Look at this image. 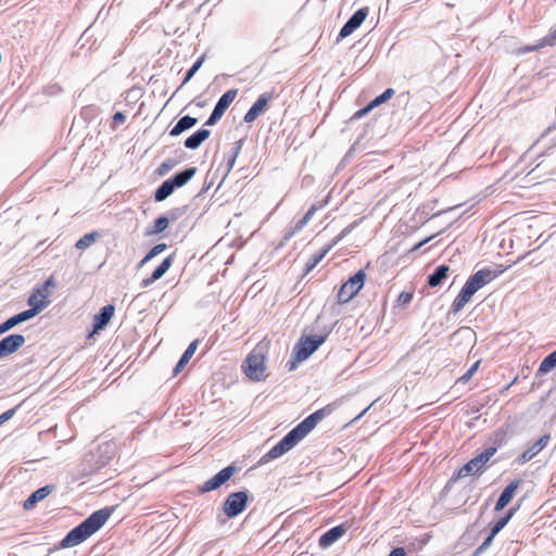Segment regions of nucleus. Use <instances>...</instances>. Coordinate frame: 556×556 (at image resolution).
I'll return each instance as SVG.
<instances>
[{"label": "nucleus", "mask_w": 556, "mask_h": 556, "mask_svg": "<svg viewBox=\"0 0 556 556\" xmlns=\"http://www.w3.org/2000/svg\"><path fill=\"white\" fill-rule=\"evenodd\" d=\"M544 43H548V47L556 46V27L549 29L548 34L544 37Z\"/></svg>", "instance_id": "43"}, {"label": "nucleus", "mask_w": 556, "mask_h": 556, "mask_svg": "<svg viewBox=\"0 0 556 556\" xmlns=\"http://www.w3.org/2000/svg\"><path fill=\"white\" fill-rule=\"evenodd\" d=\"M367 409H370V406H367V408H364V412L362 413V415L367 412Z\"/></svg>", "instance_id": "61"}, {"label": "nucleus", "mask_w": 556, "mask_h": 556, "mask_svg": "<svg viewBox=\"0 0 556 556\" xmlns=\"http://www.w3.org/2000/svg\"><path fill=\"white\" fill-rule=\"evenodd\" d=\"M40 313V307H35V308H28L26 311H23L18 314H16V318H17V323L21 324V323H24L26 320H29L30 318L35 317L37 314Z\"/></svg>", "instance_id": "34"}, {"label": "nucleus", "mask_w": 556, "mask_h": 556, "mask_svg": "<svg viewBox=\"0 0 556 556\" xmlns=\"http://www.w3.org/2000/svg\"><path fill=\"white\" fill-rule=\"evenodd\" d=\"M115 312V307L112 304H108L100 308L99 313L93 316L92 328L93 332H98L104 329L110 323Z\"/></svg>", "instance_id": "17"}, {"label": "nucleus", "mask_w": 556, "mask_h": 556, "mask_svg": "<svg viewBox=\"0 0 556 556\" xmlns=\"http://www.w3.org/2000/svg\"><path fill=\"white\" fill-rule=\"evenodd\" d=\"M307 223H304V218L302 217L301 219H299L293 228V232L294 231H299L301 230L302 228H304L306 226Z\"/></svg>", "instance_id": "54"}, {"label": "nucleus", "mask_w": 556, "mask_h": 556, "mask_svg": "<svg viewBox=\"0 0 556 556\" xmlns=\"http://www.w3.org/2000/svg\"><path fill=\"white\" fill-rule=\"evenodd\" d=\"M336 408H337V402H333V403L326 405L325 407H323L320 409H317L316 412L311 414V416L318 424L325 417L329 416Z\"/></svg>", "instance_id": "31"}, {"label": "nucleus", "mask_w": 556, "mask_h": 556, "mask_svg": "<svg viewBox=\"0 0 556 556\" xmlns=\"http://www.w3.org/2000/svg\"><path fill=\"white\" fill-rule=\"evenodd\" d=\"M544 47H548V43H544V37L532 46H525L518 49L519 54H525L533 51H538Z\"/></svg>", "instance_id": "36"}, {"label": "nucleus", "mask_w": 556, "mask_h": 556, "mask_svg": "<svg viewBox=\"0 0 556 556\" xmlns=\"http://www.w3.org/2000/svg\"><path fill=\"white\" fill-rule=\"evenodd\" d=\"M243 142H244V139H240V140L236 141L233 143L230 154L233 155L235 157H238V155L242 149Z\"/></svg>", "instance_id": "44"}, {"label": "nucleus", "mask_w": 556, "mask_h": 556, "mask_svg": "<svg viewBox=\"0 0 556 556\" xmlns=\"http://www.w3.org/2000/svg\"><path fill=\"white\" fill-rule=\"evenodd\" d=\"M556 368V354L554 352L546 355L541 362L538 375H545Z\"/></svg>", "instance_id": "29"}, {"label": "nucleus", "mask_w": 556, "mask_h": 556, "mask_svg": "<svg viewBox=\"0 0 556 556\" xmlns=\"http://www.w3.org/2000/svg\"><path fill=\"white\" fill-rule=\"evenodd\" d=\"M270 98L271 93L261 94L249 109V111L245 113L243 121L245 123L254 122L261 114H263L266 111Z\"/></svg>", "instance_id": "14"}, {"label": "nucleus", "mask_w": 556, "mask_h": 556, "mask_svg": "<svg viewBox=\"0 0 556 556\" xmlns=\"http://www.w3.org/2000/svg\"><path fill=\"white\" fill-rule=\"evenodd\" d=\"M388 556H406V551L404 547H394Z\"/></svg>", "instance_id": "48"}, {"label": "nucleus", "mask_w": 556, "mask_h": 556, "mask_svg": "<svg viewBox=\"0 0 556 556\" xmlns=\"http://www.w3.org/2000/svg\"><path fill=\"white\" fill-rule=\"evenodd\" d=\"M317 422L308 415L292 430H290L276 445H274L258 462L260 465L276 459L291 448H293L302 439H304L315 427Z\"/></svg>", "instance_id": "2"}, {"label": "nucleus", "mask_w": 556, "mask_h": 556, "mask_svg": "<svg viewBox=\"0 0 556 556\" xmlns=\"http://www.w3.org/2000/svg\"><path fill=\"white\" fill-rule=\"evenodd\" d=\"M177 188L168 178L164 180L154 191V200L156 202H162L166 200Z\"/></svg>", "instance_id": "27"}, {"label": "nucleus", "mask_w": 556, "mask_h": 556, "mask_svg": "<svg viewBox=\"0 0 556 556\" xmlns=\"http://www.w3.org/2000/svg\"><path fill=\"white\" fill-rule=\"evenodd\" d=\"M412 300H413V293L412 292L403 291L397 296V303L401 304V305H407V304H409L412 302Z\"/></svg>", "instance_id": "42"}, {"label": "nucleus", "mask_w": 556, "mask_h": 556, "mask_svg": "<svg viewBox=\"0 0 556 556\" xmlns=\"http://www.w3.org/2000/svg\"><path fill=\"white\" fill-rule=\"evenodd\" d=\"M168 218L164 215L159 216L151 228H148L146 231L147 236H153L162 233L168 227Z\"/></svg>", "instance_id": "28"}, {"label": "nucleus", "mask_w": 556, "mask_h": 556, "mask_svg": "<svg viewBox=\"0 0 556 556\" xmlns=\"http://www.w3.org/2000/svg\"><path fill=\"white\" fill-rule=\"evenodd\" d=\"M236 160H237V157L229 154V156L227 157V173H229L232 169V167L236 163Z\"/></svg>", "instance_id": "53"}, {"label": "nucleus", "mask_w": 556, "mask_h": 556, "mask_svg": "<svg viewBox=\"0 0 556 556\" xmlns=\"http://www.w3.org/2000/svg\"><path fill=\"white\" fill-rule=\"evenodd\" d=\"M211 135V131L205 128H201L193 132L191 136H189L186 140L184 146L187 149L195 150L198 149Z\"/></svg>", "instance_id": "22"}, {"label": "nucleus", "mask_w": 556, "mask_h": 556, "mask_svg": "<svg viewBox=\"0 0 556 556\" xmlns=\"http://www.w3.org/2000/svg\"><path fill=\"white\" fill-rule=\"evenodd\" d=\"M186 212V207H175L168 211L164 216L168 218V224L180 218Z\"/></svg>", "instance_id": "39"}, {"label": "nucleus", "mask_w": 556, "mask_h": 556, "mask_svg": "<svg viewBox=\"0 0 556 556\" xmlns=\"http://www.w3.org/2000/svg\"><path fill=\"white\" fill-rule=\"evenodd\" d=\"M238 471V467L233 464L223 468L211 479L205 481L203 484L198 486V491L200 494H204L220 488L224 483H226L236 472Z\"/></svg>", "instance_id": "8"}, {"label": "nucleus", "mask_w": 556, "mask_h": 556, "mask_svg": "<svg viewBox=\"0 0 556 556\" xmlns=\"http://www.w3.org/2000/svg\"><path fill=\"white\" fill-rule=\"evenodd\" d=\"M100 237L98 231H92L84 235L77 242L75 243V248L78 250H85L89 248L96 240Z\"/></svg>", "instance_id": "30"}, {"label": "nucleus", "mask_w": 556, "mask_h": 556, "mask_svg": "<svg viewBox=\"0 0 556 556\" xmlns=\"http://www.w3.org/2000/svg\"><path fill=\"white\" fill-rule=\"evenodd\" d=\"M150 260H147V255L139 262L138 268L142 267L144 264H147Z\"/></svg>", "instance_id": "58"}, {"label": "nucleus", "mask_w": 556, "mask_h": 556, "mask_svg": "<svg viewBox=\"0 0 556 556\" xmlns=\"http://www.w3.org/2000/svg\"><path fill=\"white\" fill-rule=\"evenodd\" d=\"M479 365H480V361H477L476 363H473L470 366V368L462 377H459L457 382H460V383L468 382L471 379V377L475 375V372L478 370Z\"/></svg>", "instance_id": "38"}, {"label": "nucleus", "mask_w": 556, "mask_h": 556, "mask_svg": "<svg viewBox=\"0 0 556 556\" xmlns=\"http://www.w3.org/2000/svg\"><path fill=\"white\" fill-rule=\"evenodd\" d=\"M25 337L20 333H13L0 340V351L2 355L9 356L25 344Z\"/></svg>", "instance_id": "13"}, {"label": "nucleus", "mask_w": 556, "mask_h": 556, "mask_svg": "<svg viewBox=\"0 0 556 556\" xmlns=\"http://www.w3.org/2000/svg\"><path fill=\"white\" fill-rule=\"evenodd\" d=\"M433 238V236H430L426 239H424L422 241L418 242L412 250L413 251H416L418 250L419 248H421L424 244H426L427 242H429L431 239Z\"/></svg>", "instance_id": "55"}, {"label": "nucleus", "mask_w": 556, "mask_h": 556, "mask_svg": "<svg viewBox=\"0 0 556 556\" xmlns=\"http://www.w3.org/2000/svg\"><path fill=\"white\" fill-rule=\"evenodd\" d=\"M374 109V106H371L370 102L363 109L358 110L353 118H361L363 116H365L368 112H370L371 110Z\"/></svg>", "instance_id": "45"}, {"label": "nucleus", "mask_w": 556, "mask_h": 556, "mask_svg": "<svg viewBox=\"0 0 556 556\" xmlns=\"http://www.w3.org/2000/svg\"><path fill=\"white\" fill-rule=\"evenodd\" d=\"M53 485H45L34 491L24 502L23 507L26 510L33 509L36 504L45 500L53 490Z\"/></svg>", "instance_id": "21"}, {"label": "nucleus", "mask_w": 556, "mask_h": 556, "mask_svg": "<svg viewBox=\"0 0 556 556\" xmlns=\"http://www.w3.org/2000/svg\"><path fill=\"white\" fill-rule=\"evenodd\" d=\"M244 374L254 381H261L265 378V364L262 354L251 353L243 365Z\"/></svg>", "instance_id": "9"}, {"label": "nucleus", "mask_w": 556, "mask_h": 556, "mask_svg": "<svg viewBox=\"0 0 556 556\" xmlns=\"http://www.w3.org/2000/svg\"><path fill=\"white\" fill-rule=\"evenodd\" d=\"M496 451L494 446L485 448L482 453L460 467L452 479H460L470 475H481L485 470L488 462L495 455Z\"/></svg>", "instance_id": "5"}, {"label": "nucleus", "mask_w": 556, "mask_h": 556, "mask_svg": "<svg viewBox=\"0 0 556 556\" xmlns=\"http://www.w3.org/2000/svg\"><path fill=\"white\" fill-rule=\"evenodd\" d=\"M113 508H102L93 511L88 518L73 528L59 543V548H68L81 544L96 533L110 518Z\"/></svg>", "instance_id": "1"}, {"label": "nucleus", "mask_w": 556, "mask_h": 556, "mask_svg": "<svg viewBox=\"0 0 556 556\" xmlns=\"http://www.w3.org/2000/svg\"><path fill=\"white\" fill-rule=\"evenodd\" d=\"M20 325L15 315L0 324V336Z\"/></svg>", "instance_id": "37"}, {"label": "nucleus", "mask_w": 556, "mask_h": 556, "mask_svg": "<svg viewBox=\"0 0 556 556\" xmlns=\"http://www.w3.org/2000/svg\"><path fill=\"white\" fill-rule=\"evenodd\" d=\"M366 279L364 269H359L351 276L339 289L337 294L338 303L345 304L350 302L363 288Z\"/></svg>", "instance_id": "6"}, {"label": "nucleus", "mask_w": 556, "mask_h": 556, "mask_svg": "<svg viewBox=\"0 0 556 556\" xmlns=\"http://www.w3.org/2000/svg\"><path fill=\"white\" fill-rule=\"evenodd\" d=\"M484 551H486V548H482V544H481L479 547H477L473 555L478 556V555L482 554Z\"/></svg>", "instance_id": "57"}, {"label": "nucleus", "mask_w": 556, "mask_h": 556, "mask_svg": "<svg viewBox=\"0 0 556 556\" xmlns=\"http://www.w3.org/2000/svg\"><path fill=\"white\" fill-rule=\"evenodd\" d=\"M317 211V206L313 205L306 213L305 215L303 216L304 218V223H308L311 220V218L313 217V215L315 214V212Z\"/></svg>", "instance_id": "50"}, {"label": "nucleus", "mask_w": 556, "mask_h": 556, "mask_svg": "<svg viewBox=\"0 0 556 556\" xmlns=\"http://www.w3.org/2000/svg\"><path fill=\"white\" fill-rule=\"evenodd\" d=\"M348 229L345 228L342 230L341 233H339L332 241L329 243L326 248H324L318 253L314 254L305 264L304 273L308 274L311 273L320 262L321 260L328 254V252L345 236Z\"/></svg>", "instance_id": "16"}, {"label": "nucleus", "mask_w": 556, "mask_h": 556, "mask_svg": "<svg viewBox=\"0 0 556 556\" xmlns=\"http://www.w3.org/2000/svg\"><path fill=\"white\" fill-rule=\"evenodd\" d=\"M518 509H519V506H517V507H511V508H509V509L506 511L505 516H503V517H504V518H506V519H507V521L509 522V520L514 517V515L516 514V511H517Z\"/></svg>", "instance_id": "52"}, {"label": "nucleus", "mask_w": 556, "mask_h": 556, "mask_svg": "<svg viewBox=\"0 0 556 556\" xmlns=\"http://www.w3.org/2000/svg\"><path fill=\"white\" fill-rule=\"evenodd\" d=\"M17 408H18V406H16L14 408H11V409L2 413L0 416L7 422L8 420H10L15 415Z\"/></svg>", "instance_id": "47"}, {"label": "nucleus", "mask_w": 556, "mask_h": 556, "mask_svg": "<svg viewBox=\"0 0 556 556\" xmlns=\"http://www.w3.org/2000/svg\"><path fill=\"white\" fill-rule=\"evenodd\" d=\"M556 130V125H553V126H549L541 136V138L538 140L536 143H539L540 141H543L544 139H546L549 135H552L554 131Z\"/></svg>", "instance_id": "49"}, {"label": "nucleus", "mask_w": 556, "mask_h": 556, "mask_svg": "<svg viewBox=\"0 0 556 556\" xmlns=\"http://www.w3.org/2000/svg\"><path fill=\"white\" fill-rule=\"evenodd\" d=\"M167 249L166 243H157L154 245L148 253H147V260H152L162 252H164Z\"/></svg>", "instance_id": "40"}, {"label": "nucleus", "mask_w": 556, "mask_h": 556, "mask_svg": "<svg viewBox=\"0 0 556 556\" xmlns=\"http://www.w3.org/2000/svg\"><path fill=\"white\" fill-rule=\"evenodd\" d=\"M197 167H187L181 172L176 173L169 179L175 185L176 188L184 187L189 180H191L197 174Z\"/></svg>", "instance_id": "25"}, {"label": "nucleus", "mask_w": 556, "mask_h": 556, "mask_svg": "<svg viewBox=\"0 0 556 556\" xmlns=\"http://www.w3.org/2000/svg\"><path fill=\"white\" fill-rule=\"evenodd\" d=\"M174 262V255H169L165 257L162 263L153 270L152 275L148 278L142 279L140 286L141 288H147L154 283L156 280L161 279L167 270L170 268Z\"/></svg>", "instance_id": "18"}, {"label": "nucleus", "mask_w": 556, "mask_h": 556, "mask_svg": "<svg viewBox=\"0 0 556 556\" xmlns=\"http://www.w3.org/2000/svg\"><path fill=\"white\" fill-rule=\"evenodd\" d=\"M496 535H492V533L490 532L489 535L485 538V540L482 542V548H489V546L492 544L494 538Z\"/></svg>", "instance_id": "51"}, {"label": "nucleus", "mask_w": 556, "mask_h": 556, "mask_svg": "<svg viewBox=\"0 0 556 556\" xmlns=\"http://www.w3.org/2000/svg\"><path fill=\"white\" fill-rule=\"evenodd\" d=\"M125 121H126V116L122 112H116L113 115V123L116 124V125L123 124V123H125Z\"/></svg>", "instance_id": "46"}, {"label": "nucleus", "mask_w": 556, "mask_h": 556, "mask_svg": "<svg viewBox=\"0 0 556 556\" xmlns=\"http://www.w3.org/2000/svg\"><path fill=\"white\" fill-rule=\"evenodd\" d=\"M521 480L516 479L513 480L500 494V497L496 501L494 509L496 511L503 510L513 500L516 491L518 490Z\"/></svg>", "instance_id": "19"}, {"label": "nucleus", "mask_w": 556, "mask_h": 556, "mask_svg": "<svg viewBox=\"0 0 556 556\" xmlns=\"http://www.w3.org/2000/svg\"><path fill=\"white\" fill-rule=\"evenodd\" d=\"M448 270H450V267L447 265H440L438 266L433 273H431L428 278H427V281H428V285L430 287H438L440 286L444 279L447 278V274H448Z\"/></svg>", "instance_id": "26"}, {"label": "nucleus", "mask_w": 556, "mask_h": 556, "mask_svg": "<svg viewBox=\"0 0 556 556\" xmlns=\"http://www.w3.org/2000/svg\"><path fill=\"white\" fill-rule=\"evenodd\" d=\"M238 93L237 89H229L227 90L217 101L215 104L213 112L211 113L210 117L204 123L205 126H213L215 125L222 116L225 114L227 109L230 106L232 101L236 99Z\"/></svg>", "instance_id": "10"}, {"label": "nucleus", "mask_w": 556, "mask_h": 556, "mask_svg": "<svg viewBox=\"0 0 556 556\" xmlns=\"http://www.w3.org/2000/svg\"><path fill=\"white\" fill-rule=\"evenodd\" d=\"M198 123V118L185 115L178 119V122L174 125V127L169 130V135L172 137H177L181 135L184 131L192 128Z\"/></svg>", "instance_id": "23"}, {"label": "nucleus", "mask_w": 556, "mask_h": 556, "mask_svg": "<svg viewBox=\"0 0 556 556\" xmlns=\"http://www.w3.org/2000/svg\"><path fill=\"white\" fill-rule=\"evenodd\" d=\"M549 435L545 434L541 437L538 441L531 444L523 453H521L517 458L516 463L518 465H523L534 458L549 442Z\"/></svg>", "instance_id": "12"}, {"label": "nucleus", "mask_w": 556, "mask_h": 556, "mask_svg": "<svg viewBox=\"0 0 556 556\" xmlns=\"http://www.w3.org/2000/svg\"><path fill=\"white\" fill-rule=\"evenodd\" d=\"M205 60V54L201 55L194 63L193 65L187 71L186 73V76L180 85L179 88H181L184 85H186L194 75L195 73L200 70V67L202 66L203 62Z\"/></svg>", "instance_id": "32"}, {"label": "nucleus", "mask_w": 556, "mask_h": 556, "mask_svg": "<svg viewBox=\"0 0 556 556\" xmlns=\"http://www.w3.org/2000/svg\"><path fill=\"white\" fill-rule=\"evenodd\" d=\"M393 94H394V89L387 88L381 94H379L374 100H371L370 104H371V106L376 108V106L384 103L389 99H391L393 97Z\"/></svg>", "instance_id": "33"}, {"label": "nucleus", "mask_w": 556, "mask_h": 556, "mask_svg": "<svg viewBox=\"0 0 556 556\" xmlns=\"http://www.w3.org/2000/svg\"><path fill=\"white\" fill-rule=\"evenodd\" d=\"M49 290L46 288H37L28 298L27 303L30 308L40 307V312L43 311L50 304Z\"/></svg>", "instance_id": "20"}, {"label": "nucleus", "mask_w": 556, "mask_h": 556, "mask_svg": "<svg viewBox=\"0 0 556 556\" xmlns=\"http://www.w3.org/2000/svg\"><path fill=\"white\" fill-rule=\"evenodd\" d=\"M348 531V527L344 523L332 527L324 534L320 535L318 540V544L321 548H328L333 543H336L339 539H341Z\"/></svg>", "instance_id": "15"}, {"label": "nucleus", "mask_w": 556, "mask_h": 556, "mask_svg": "<svg viewBox=\"0 0 556 556\" xmlns=\"http://www.w3.org/2000/svg\"><path fill=\"white\" fill-rule=\"evenodd\" d=\"M177 162L173 159H166L156 169L160 176L166 175L169 170L176 166Z\"/></svg>", "instance_id": "35"}, {"label": "nucleus", "mask_w": 556, "mask_h": 556, "mask_svg": "<svg viewBox=\"0 0 556 556\" xmlns=\"http://www.w3.org/2000/svg\"><path fill=\"white\" fill-rule=\"evenodd\" d=\"M5 421L2 419V417L0 416V426L3 425Z\"/></svg>", "instance_id": "59"}, {"label": "nucleus", "mask_w": 556, "mask_h": 556, "mask_svg": "<svg viewBox=\"0 0 556 556\" xmlns=\"http://www.w3.org/2000/svg\"><path fill=\"white\" fill-rule=\"evenodd\" d=\"M330 331L319 336H302L292 351V359L288 361L287 367L290 371L294 370L298 363L307 359L326 341Z\"/></svg>", "instance_id": "4"}, {"label": "nucleus", "mask_w": 556, "mask_h": 556, "mask_svg": "<svg viewBox=\"0 0 556 556\" xmlns=\"http://www.w3.org/2000/svg\"><path fill=\"white\" fill-rule=\"evenodd\" d=\"M249 494L247 491L230 493L224 502V513L228 518H235L247 507Z\"/></svg>", "instance_id": "7"}, {"label": "nucleus", "mask_w": 556, "mask_h": 556, "mask_svg": "<svg viewBox=\"0 0 556 556\" xmlns=\"http://www.w3.org/2000/svg\"><path fill=\"white\" fill-rule=\"evenodd\" d=\"M199 341L193 340L187 348V350L184 352V354L180 356L179 361L177 362L176 366L174 367L173 374L174 376L178 375L185 366L189 363L192 355L195 353L198 349Z\"/></svg>", "instance_id": "24"}, {"label": "nucleus", "mask_w": 556, "mask_h": 556, "mask_svg": "<svg viewBox=\"0 0 556 556\" xmlns=\"http://www.w3.org/2000/svg\"><path fill=\"white\" fill-rule=\"evenodd\" d=\"M367 409H370V406H367V408H364V412L362 413V415L367 412Z\"/></svg>", "instance_id": "60"}, {"label": "nucleus", "mask_w": 556, "mask_h": 556, "mask_svg": "<svg viewBox=\"0 0 556 556\" xmlns=\"http://www.w3.org/2000/svg\"><path fill=\"white\" fill-rule=\"evenodd\" d=\"M508 523L507 519L504 518V517H501L491 528V533L492 535H496L497 533H500V531H502L505 526Z\"/></svg>", "instance_id": "41"}, {"label": "nucleus", "mask_w": 556, "mask_h": 556, "mask_svg": "<svg viewBox=\"0 0 556 556\" xmlns=\"http://www.w3.org/2000/svg\"><path fill=\"white\" fill-rule=\"evenodd\" d=\"M53 285H54L53 279L49 278L48 280H46V282L40 288H46L47 290H49V287L53 286Z\"/></svg>", "instance_id": "56"}, {"label": "nucleus", "mask_w": 556, "mask_h": 556, "mask_svg": "<svg viewBox=\"0 0 556 556\" xmlns=\"http://www.w3.org/2000/svg\"><path fill=\"white\" fill-rule=\"evenodd\" d=\"M368 12V8H361L356 10L340 29L339 38L343 39L353 34V31L364 23Z\"/></svg>", "instance_id": "11"}, {"label": "nucleus", "mask_w": 556, "mask_h": 556, "mask_svg": "<svg viewBox=\"0 0 556 556\" xmlns=\"http://www.w3.org/2000/svg\"><path fill=\"white\" fill-rule=\"evenodd\" d=\"M504 270L505 269L492 270L490 268H482L471 275L455 298L451 307L452 313L457 314L460 312L479 289L497 278Z\"/></svg>", "instance_id": "3"}]
</instances>
